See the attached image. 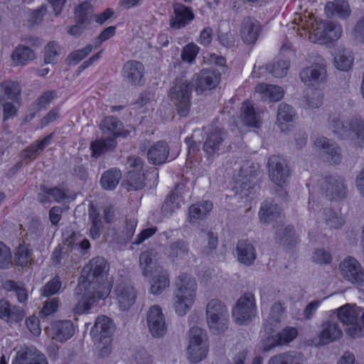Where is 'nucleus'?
Instances as JSON below:
<instances>
[{
	"label": "nucleus",
	"instance_id": "obj_1",
	"mask_svg": "<svg viewBox=\"0 0 364 364\" xmlns=\"http://www.w3.org/2000/svg\"><path fill=\"white\" fill-rule=\"evenodd\" d=\"M109 265L101 257H96L83 267L82 277L75 290L77 304L75 313L81 314L94 305L98 299L106 298L111 290L110 282L107 279Z\"/></svg>",
	"mask_w": 364,
	"mask_h": 364
},
{
	"label": "nucleus",
	"instance_id": "obj_2",
	"mask_svg": "<svg viewBox=\"0 0 364 364\" xmlns=\"http://www.w3.org/2000/svg\"><path fill=\"white\" fill-rule=\"evenodd\" d=\"M289 28L294 30L300 37L308 33L311 42L321 45L336 41L343 33L341 25L334 22L317 21L312 15L298 16Z\"/></svg>",
	"mask_w": 364,
	"mask_h": 364
},
{
	"label": "nucleus",
	"instance_id": "obj_3",
	"mask_svg": "<svg viewBox=\"0 0 364 364\" xmlns=\"http://www.w3.org/2000/svg\"><path fill=\"white\" fill-rule=\"evenodd\" d=\"M197 289V282L192 275L185 272L178 275L172 301L177 315L185 316L191 310L196 300Z\"/></svg>",
	"mask_w": 364,
	"mask_h": 364
},
{
	"label": "nucleus",
	"instance_id": "obj_4",
	"mask_svg": "<svg viewBox=\"0 0 364 364\" xmlns=\"http://www.w3.org/2000/svg\"><path fill=\"white\" fill-rule=\"evenodd\" d=\"M208 338L205 329L193 326L189 330L188 359L191 363H198L204 360L208 353Z\"/></svg>",
	"mask_w": 364,
	"mask_h": 364
},
{
	"label": "nucleus",
	"instance_id": "obj_5",
	"mask_svg": "<svg viewBox=\"0 0 364 364\" xmlns=\"http://www.w3.org/2000/svg\"><path fill=\"white\" fill-rule=\"evenodd\" d=\"M206 320L209 329L215 334L224 333L228 328L229 313L225 305L214 299L206 306Z\"/></svg>",
	"mask_w": 364,
	"mask_h": 364
},
{
	"label": "nucleus",
	"instance_id": "obj_6",
	"mask_svg": "<svg viewBox=\"0 0 364 364\" xmlns=\"http://www.w3.org/2000/svg\"><path fill=\"white\" fill-rule=\"evenodd\" d=\"M193 84L187 80L176 79L174 86L169 91V96L176 107L178 114L188 115L191 107V95Z\"/></svg>",
	"mask_w": 364,
	"mask_h": 364
},
{
	"label": "nucleus",
	"instance_id": "obj_7",
	"mask_svg": "<svg viewBox=\"0 0 364 364\" xmlns=\"http://www.w3.org/2000/svg\"><path fill=\"white\" fill-rule=\"evenodd\" d=\"M255 297L252 294H245L240 297L232 309V318L238 324H246L255 316Z\"/></svg>",
	"mask_w": 364,
	"mask_h": 364
},
{
	"label": "nucleus",
	"instance_id": "obj_8",
	"mask_svg": "<svg viewBox=\"0 0 364 364\" xmlns=\"http://www.w3.org/2000/svg\"><path fill=\"white\" fill-rule=\"evenodd\" d=\"M148 140L141 141L139 149L141 152L146 151V156L149 162L153 165H161L164 164L169 155V146L164 141H158L150 144Z\"/></svg>",
	"mask_w": 364,
	"mask_h": 364
},
{
	"label": "nucleus",
	"instance_id": "obj_9",
	"mask_svg": "<svg viewBox=\"0 0 364 364\" xmlns=\"http://www.w3.org/2000/svg\"><path fill=\"white\" fill-rule=\"evenodd\" d=\"M227 133L220 128L209 130L204 138L203 151L208 156L219 155L225 151Z\"/></svg>",
	"mask_w": 364,
	"mask_h": 364
},
{
	"label": "nucleus",
	"instance_id": "obj_10",
	"mask_svg": "<svg viewBox=\"0 0 364 364\" xmlns=\"http://www.w3.org/2000/svg\"><path fill=\"white\" fill-rule=\"evenodd\" d=\"M339 270L341 277L353 285H364V269L355 258L348 257L343 259Z\"/></svg>",
	"mask_w": 364,
	"mask_h": 364
},
{
	"label": "nucleus",
	"instance_id": "obj_11",
	"mask_svg": "<svg viewBox=\"0 0 364 364\" xmlns=\"http://www.w3.org/2000/svg\"><path fill=\"white\" fill-rule=\"evenodd\" d=\"M146 323L149 332L154 338H161L168 330L162 309L158 305L151 306L146 313Z\"/></svg>",
	"mask_w": 364,
	"mask_h": 364
},
{
	"label": "nucleus",
	"instance_id": "obj_12",
	"mask_svg": "<svg viewBox=\"0 0 364 364\" xmlns=\"http://www.w3.org/2000/svg\"><path fill=\"white\" fill-rule=\"evenodd\" d=\"M299 77L307 86H316L324 82L327 78L325 60L320 59L318 63L304 68Z\"/></svg>",
	"mask_w": 364,
	"mask_h": 364
},
{
	"label": "nucleus",
	"instance_id": "obj_13",
	"mask_svg": "<svg viewBox=\"0 0 364 364\" xmlns=\"http://www.w3.org/2000/svg\"><path fill=\"white\" fill-rule=\"evenodd\" d=\"M269 176L276 185H284L290 175L289 168L285 160L279 156H272L268 160Z\"/></svg>",
	"mask_w": 364,
	"mask_h": 364
},
{
	"label": "nucleus",
	"instance_id": "obj_14",
	"mask_svg": "<svg viewBox=\"0 0 364 364\" xmlns=\"http://www.w3.org/2000/svg\"><path fill=\"white\" fill-rule=\"evenodd\" d=\"M321 191L329 200H338L346 196L347 186L340 176H329L321 183Z\"/></svg>",
	"mask_w": 364,
	"mask_h": 364
},
{
	"label": "nucleus",
	"instance_id": "obj_15",
	"mask_svg": "<svg viewBox=\"0 0 364 364\" xmlns=\"http://www.w3.org/2000/svg\"><path fill=\"white\" fill-rule=\"evenodd\" d=\"M314 145L323 150L322 157L324 161L331 164H338L341 162V150L336 142L321 136L315 140Z\"/></svg>",
	"mask_w": 364,
	"mask_h": 364
},
{
	"label": "nucleus",
	"instance_id": "obj_16",
	"mask_svg": "<svg viewBox=\"0 0 364 364\" xmlns=\"http://www.w3.org/2000/svg\"><path fill=\"white\" fill-rule=\"evenodd\" d=\"M12 364H48L46 356L33 346L21 347L12 360Z\"/></svg>",
	"mask_w": 364,
	"mask_h": 364
},
{
	"label": "nucleus",
	"instance_id": "obj_17",
	"mask_svg": "<svg viewBox=\"0 0 364 364\" xmlns=\"http://www.w3.org/2000/svg\"><path fill=\"white\" fill-rule=\"evenodd\" d=\"M260 23L255 18L246 16L242 18L240 26V35L245 43H254L261 33Z\"/></svg>",
	"mask_w": 364,
	"mask_h": 364
},
{
	"label": "nucleus",
	"instance_id": "obj_18",
	"mask_svg": "<svg viewBox=\"0 0 364 364\" xmlns=\"http://www.w3.org/2000/svg\"><path fill=\"white\" fill-rule=\"evenodd\" d=\"M195 90L198 94L215 88L220 80V75L212 70L204 69L193 77Z\"/></svg>",
	"mask_w": 364,
	"mask_h": 364
},
{
	"label": "nucleus",
	"instance_id": "obj_19",
	"mask_svg": "<svg viewBox=\"0 0 364 364\" xmlns=\"http://www.w3.org/2000/svg\"><path fill=\"white\" fill-rule=\"evenodd\" d=\"M114 325L113 321L105 316H98L94 326L90 330V336L92 341H100V339L111 338L114 333Z\"/></svg>",
	"mask_w": 364,
	"mask_h": 364
},
{
	"label": "nucleus",
	"instance_id": "obj_20",
	"mask_svg": "<svg viewBox=\"0 0 364 364\" xmlns=\"http://www.w3.org/2000/svg\"><path fill=\"white\" fill-rule=\"evenodd\" d=\"M343 335L338 322L334 319H328L321 325L319 333V344L326 345L341 338Z\"/></svg>",
	"mask_w": 364,
	"mask_h": 364
},
{
	"label": "nucleus",
	"instance_id": "obj_21",
	"mask_svg": "<svg viewBox=\"0 0 364 364\" xmlns=\"http://www.w3.org/2000/svg\"><path fill=\"white\" fill-rule=\"evenodd\" d=\"M144 68L141 63L136 60H129L123 66L124 80L131 85L141 84Z\"/></svg>",
	"mask_w": 364,
	"mask_h": 364
},
{
	"label": "nucleus",
	"instance_id": "obj_22",
	"mask_svg": "<svg viewBox=\"0 0 364 364\" xmlns=\"http://www.w3.org/2000/svg\"><path fill=\"white\" fill-rule=\"evenodd\" d=\"M50 331L52 338L63 343L73 336L75 328L72 321L63 320L53 322Z\"/></svg>",
	"mask_w": 364,
	"mask_h": 364
},
{
	"label": "nucleus",
	"instance_id": "obj_23",
	"mask_svg": "<svg viewBox=\"0 0 364 364\" xmlns=\"http://www.w3.org/2000/svg\"><path fill=\"white\" fill-rule=\"evenodd\" d=\"M348 136L345 139H350L360 147H364V121L358 117L349 119L347 129Z\"/></svg>",
	"mask_w": 364,
	"mask_h": 364
},
{
	"label": "nucleus",
	"instance_id": "obj_24",
	"mask_svg": "<svg viewBox=\"0 0 364 364\" xmlns=\"http://www.w3.org/2000/svg\"><path fill=\"white\" fill-rule=\"evenodd\" d=\"M297 329L294 327H286L277 336L267 339L264 346V350L269 351L277 346L288 344L297 336Z\"/></svg>",
	"mask_w": 364,
	"mask_h": 364
},
{
	"label": "nucleus",
	"instance_id": "obj_25",
	"mask_svg": "<svg viewBox=\"0 0 364 364\" xmlns=\"http://www.w3.org/2000/svg\"><path fill=\"white\" fill-rule=\"evenodd\" d=\"M194 18L192 11L183 5L174 6L173 16L170 18V26L175 29L185 27Z\"/></svg>",
	"mask_w": 364,
	"mask_h": 364
},
{
	"label": "nucleus",
	"instance_id": "obj_26",
	"mask_svg": "<svg viewBox=\"0 0 364 364\" xmlns=\"http://www.w3.org/2000/svg\"><path fill=\"white\" fill-rule=\"evenodd\" d=\"M115 292L116 299L118 301L121 310H128L134 304L136 299V292L132 287L119 284L117 287Z\"/></svg>",
	"mask_w": 364,
	"mask_h": 364
},
{
	"label": "nucleus",
	"instance_id": "obj_27",
	"mask_svg": "<svg viewBox=\"0 0 364 364\" xmlns=\"http://www.w3.org/2000/svg\"><path fill=\"white\" fill-rule=\"evenodd\" d=\"M296 118V112L289 105L281 103L279 105L277 114V123L282 132L288 130L289 124Z\"/></svg>",
	"mask_w": 364,
	"mask_h": 364
},
{
	"label": "nucleus",
	"instance_id": "obj_28",
	"mask_svg": "<svg viewBox=\"0 0 364 364\" xmlns=\"http://www.w3.org/2000/svg\"><path fill=\"white\" fill-rule=\"evenodd\" d=\"M267 364H307V360L301 352L289 351L272 357Z\"/></svg>",
	"mask_w": 364,
	"mask_h": 364
},
{
	"label": "nucleus",
	"instance_id": "obj_29",
	"mask_svg": "<svg viewBox=\"0 0 364 364\" xmlns=\"http://www.w3.org/2000/svg\"><path fill=\"white\" fill-rule=\"evenodd\" d=\"M237 259L245 265H251L256 259V251L251 242L240 240L237 245Z\"/></svg>",
	"mask_w": 364,
	"mask_h": 364
},
{
	"label": "nucleus",
	"instance_id": "obj_30",
	"mask_svg": "<svg viewBox=\"0 0 364 364\" xmlns=\"http://www.w3.org/2000/svg\"><path fill=\"white\" fill-rule=\"evenodd\" d=\"M255 91L260 95L262 100L270 102H277L284 95V91L281 87L265 83L257 85L255 87Z\"/></svg>",
	"mask_w": 364,
	"mask_h": 364
},
{
	"label": "nucleus",
	"instance_id": "obj_31",
	"mask_svg": "<svg viewBox=\"0 0 364 364\" xmlns=\"http://www.w3.org/2000/svg\"><path fill=\"white\" fill-rule=\"evenodd\" d=\"M104 134H108L107 137L126 136L128 132H124L122 122L114 117H106L100 124Z\"/></svg>",
	"mask_w": 364,
	"mask_h": 364
},
{
	"label": "nucleus",
	"instance_id": "obj_32",
	"mask_svg": "<svg viewBox=\"0 0 364 364\" xmlns=\"http://www.w3.org/2000/svg\"><path fill=\"white\" fill-rule=\"evenodd\" d=\"M349 120H346L345 117L340 114H331L328 118V127L332 132L341 139H345L348 133L347 129L348 127Z\"/></svg>",
	"mask_w": 364,
	"mask_h": 364
},
{
	"label": "nucleus",
	"instance_id": "obj_33",
	"mask_svg": "<svg viewBox=\"0 0 364 364\" xmlns=\"http://www.w3.org/2000/svg\"><path fill=\"white\" fill-rule=\"evenodd\" d=\"M241 118L243 123L249 127H258L261 124V117L259 112H257L253 105L245 101L241 107Z\"/></svg>",
	"mask_w": 364,
	"mask_h": 364
},
{
	"label": "nucleus",
	"instance_id": "obj_34",
	"mask_svg": "<svg viewBox=\"0 0 364 364\" xmlns=\"http://www.w3.org/2000/svg\"><path fill=\"white\" fill-rule=\"evenodd\" d=\"M337 316L338 320L348 328L358 325V312L354 306L349 304H345L338 309Z\"/></svg>",
	"mask_w": 364,
	"mask_h": 364
},
{
	"label": "nucleus",
	"instance_id": "obj_35",
	"mask_svg": "<svg viewBox=\"0 0 364 364\" xmlns=\"http://www.w3.org/2000/svg\"><path fill=\"white\" fill-rule=\"evenodd\" d=\"M213 208V204L205 200L193 204L189 208V220L191 223H197L205 219Z\"/></svg>",
	"mask_w": 364,
	"mask_h": 364
},
{
	"label": "nucleus",
	"instance_id": "obj_36",
	"mask_svg": "<svg viewBox=\"0 0 364 364\" xmlns=\"http://www.w3.org/2000/svg\"><path fill=\"white\" fill-rule=\"evenodd\" d=\"M189 245L183 240H178L169 245L166 250V254L173 261L176 259H183L188 257Z\"/></svg>",
	"mask_w": 364,
	"mask_h": 364
},
{
	"label": "nucleus",
	"instance_id": "obj_37",
	"mask_svg": "<svg viewBox=\"0 0 364 364\" xmlns=\"http://www.w3.org/2000/svg\"><path fill=\"white\" fill-rule=\"evenodd\" d=\"M35 58L33 50L23 45H18L11 55V58L15 65H23Z\"/></svg>",
	"mask_w": 364,
	"mask_h": 364
},
{
	"label": "nucleus",
	"instance_id": "obj_38",
	"mask_svg": "<svg viewBox=\"0 0 364 364\" xmlns=\"http://www.w3.org/2000/svg\"><path fill=\"white\" fill-rule=\"evenodd\" d=\"M122 178L121 171L112 168L105 171L100 178V185L106 191H112L116 188Z\"/></svg>",
	"mask_w": 364,
	"mask_h": 364
},
{
	"label": "nucleus",
	"instance_id": "obj_39",
	"mask_svg": "<svg viewBox=\"0 0 364 364\" xmlns=\"http://www.w3.org/2000/svg\"><path fill=\"white\" fill-rule=\"evenodd\" d=\"M169 277L167 271L161 269L151 280L150 291L153 294H161L169 286Z\"/></svg>",
	"mask_w": 364,
	"mask_h": 364
},
{
	"label": "nucleus",
	"instance_id": "obj_40",
	"mask_svg": "<svg viewBox=\"0 0 364 364\" xmlns=\"http://www.w3.org/2000/svg\"><path fill=\"white\" fill-rule=\"evenodd\" d=\"M326 11L328 15L336 16L341 18H346L350 14L348 4L343 0H336L333 2H328L326 6Z\"/></svg>",
	"mask_w": 364,
	"mask_h": 364
},
{
	"label": "nucleus",
	"instance_id": "obj_41",
	"mask_svg": "<svg viewBox=\"0 0 364 364\" xmlns=\"http://www.w3.org/2000/svg\"><path fill=\"white\" fill-rule=\"evenodd\" d=\"M159 252L155 249L147 250L141 253L139 265L144 277H149L151 272V264L158 259Z\"/></svg>",
	"mask_w": 364,
	"mask_h": 364
},
{
	"label": "nucleus",
	"instance_id": "obj_42",
	"mask_svg": "<svg viewBox=\"0 0 364 364\" xmlns=\"http://www.w3.org/2000/svg\"><path fill=\"white\" fill-rule=\"evenodd\" d=\"M116 144L114 137H106L105 139L95 140L90 144L92 156L97 158L101 154L112 150L115 147Z\"/></svg>",
	"mask_w": 364,
	"mask_h": 364
},
{
	"label": "nucleus",
	"instance_id": "obj_43",
	"mask_svg": "<svg viewBox=\"0 0 364 364\" xmlns=\"http://www.w3.org/2000/svg\"><path fill=\"white\" fill-rule=\"evenodd\" d=\"M280 213V208L272 201H264L259 212V219L262 223H269L271 220L276 218Z\"/></svg>",
	"mask_w": 364,
	"mask_h": 364
},
{
	"label": "nucleus",
	"instance_id": "obj_44",
	"mask_svg": "<svg viewBox=\"0 0 364 364\" xmlns=\"http://www.w3.org/2000/svg\"><path fill=\"white\" fill-rule=\"evenodd\" d=\"M277 240L280 244L292 246L297 243L299 239L292 226L280 227L276 231Z\"/></svg>",
	"mask_w": 364,
	"mask_h": 364
},
{
	"label": "nucleus",
	"instance_id": "obj_45",
	"mask_svg": "<svg viewBox=\"0 0 364 364\" xmlns=\"http://www.w3.org/2000/svg\"><path fill=\"white\" fill-rule=\"evenodd\" d=\"M21 95V87L18 82L6 81L0 83V100H15Z\"/></svg>",
	"mask_w": 364,
	"mask_h": 364
},
{
	"label": "nucleus",
	"instance_id": "obj_46",
	"mask_svg": "<svg viewBox=\"0 0 364 364\" xmlns=\"http://www.w3.org/2000/svg\"><path fill=\"white\" fill-rule=\"evenodd\" d=\"M284 314V307L280 303H275L272 305L269 315L265 321V327L271 331L278 326Z\"/></svg>",
	"mask_w": 364,
	"mask_h": 364
},
{
	"label": "nucleus",
	"instance_id": "obj_47",
	"mask_svg": "<svg viewBox=\"0 0 364 364\" xmlns=\"http://www.w3.org/2000/svg\"><path fill=\"white\" fill-rule=\"evenodd\" d=\"M353 62V57L349 50H338L334 57V64L341 71L348 70Z\"/></svg>",
	"mask_w": 364,
	"mask_h": 364
},
{
	"label": "nucleus",
	"instance_id": "obj_48",
	"mask_svg": "<svg viewBox=\"0 0 364 364\" xmlns=\"http://www.w3.org/2000/svg\"><path fill=\"white\" fill-rule=\"evenodd\" d=\"M289 65L288 60L278 59L267 64L266 69L275 77H283L287 74Z\"/></svg>",
	"mask_w": 364,
	"mask_h": 364
},
{
	"label": "nucleus",
	"instance_id": "obj_49",
	"mask_svg": "<svg viewBox=\"0 0 364 364\" xmlns=\"http://www.w3.org/2000/svg\"><path fill=\"white\" fill-rule=\"evenodd\" d=\"M144 174L142 171H129L127 174V189L130 191H136L144 188Z\"/></svg>",
	"mask_w": 364,
	"mask_h": 364
},
{
	"label": "nucleus",
	"instance_id": "obj_50",
	"mask_svg": "<svg viewBox=\"0 0 364 364\" xmlns=\"http://www.w3.org/2000/svg\"><path fill=\"white\" fill-rule=\"evenodd\" d=\"M179 195L176 192H172L165 200L161 207L162 214L168 217L171 215L176 210L180 207Z\"/></svg>",
	"mask_w": 364,
	"mask_h": 364
},
{
	"label": "nucleus",
	"instance_id": "obj_51",
	"mask_svg": "<svg viewBox=\"0 0 364 364\" xmlns=\"http://www.w3.org/2000/svg\"><path fill=\"white\" fill-rule=\"evenodd\" d=\"M89 218L91 220L92 225L90 229V235L92 239L98 238L103 229V223L100 214L95 210H92L89 214Z\"/></svg>",
	"mask_w": 364,
	"mask_h": 364
},
{
	"label": "nucleus",
	"instance_id": "obj_52",
	"mask_svg": "<svg viewBox=\"0 0 364 364\" xmlns=\"http://www.w3.org/2000/svg\"><path fill=\"white\" fill-rule=\"evenodd\" d=\"M92 13V7L90 3L87 1L82 2L75 9L76 21L78 23H86Z\"/></svg>",
	"mask_w": 364,
	"mask_h": 364
},
{
	"label": "nucleus",
	"instance_id": "obj_53",
	"mask_svg": "<svg viewBox=\"0 0 364 364\" xmlns=\"http://www.w3.org/2000/svg\"><path fill=\"white\" fill-rule=\"evenodd\" d=\"M53 134L46 136L42 140L32 144L25 151V157L33 158L39 152L43 151L47 146L51 140Z\"/></svg>",
	"mask_w": 364,
	"mask_h": 364
},
{
	"label": "nucleus",
	"instance_id": "obj_54",
	"mask_svg": "<svg viewBox=\"0 0 364 364\" xmlns=\"http://www.w3.org/2000/svg\"><path fill=\"white\" fill-rule=\"evenodd\" d=\"M31 250L24 245H20L15 255L17 265L24 267L31 261Z\"/></svg>",
	"mask_w": 364,
	"mask_h": 364
},
{
	"label": "nucleus",
	"instance_id": "obj_55",
	"mask_svg": "<svg viewBox=\"0 0 364 364\" xmlns=\"http://www.w3.org/2000/svg\"><path fill=\"white\" fill-rule=\"evenodd\" d=\"M325 220L326 224L333 228H339L344 224V220L337 213L332 209H326L324 210Z\"/></svg>",
	"mask_w": 364,
	"mask_h": 364
},
{
	"label": "nucleus",
	"instance_id": "obj_56",
	"mask_svg": "<svg viewBox=\"0 0 364 364\" xmlns=\"http://www.w3.org/2000/svg\"><path fill=\"white\" fill-rule=\"evenodd\" d=\"M92 50V46L87 45L86 47L82 49L75 50L70 53L68 57V61L69 65H76L82 60H83L87 55H88Z\"/></svg>",
	"mask_w": 364,
	"mask_h": 364
},
{
	"label": "nucleus",
	"instance_id": "obj_57",
	"mask_svg": "<svg viewBox=\"0 0 364 364\" xmlns=\"http://www.w3.org/2000/svg\"><path fill=\"white\" fill-rule=\"evenodd\" d=\"M60 52V46L55 42H50L45 47V58L44 61L46 63H54L56 57Z\"/></svg>",
	"mask_w": 364,
	"mask_h": 364
},
{
	"label": "nucleus",
	"instance_id": "obj_58",
	"mask_svg": "<svg viewBox=\"0 0 364 364\" xmlns=\"http://www.w3.org/2000/svg\"><path fill=\"white\" fill-rule=\"evenodd\" d=\"M95 343L97 353L101 358L107 357L112 352L111 338L92 341Z\"/></svg>",
	"mask_w": 364,
	"mask_h": 364
},
{
	"label": "nucleus",
	"instance_id": "obj_59",
	"mask_svg": "<svg viewBox=\"0 0 364 364\" xmlns=\"http://www.w3.org/2000/svg\"><path fill=\"white\" fill-rule=\"evenodd\" d=\"M56 96V92L54 90L47 91L43 93L35 102V105L37 107V110L45 109L47 106Z\"/></svg>",
	"mask_w": 364,
	"mask_h": 364
},
{
	"label": "nucleus",
	"instance_id": "obj_60",
	"mask_svg": "<svg viewBox=\"0 0 364 364\" xmlns=\"http://www.w3.org/2000/svg\"><path fill=\"white\" fill-rule=\"evenodd\" d=\"M199 48L194 43L186 45L181 53V58L183 61L191 63L198 53Z\"/></svg>",
	"mask_w": 364,
	"mask_h": 364
},
{
	"label": "nucleus",
	"instance_id": "obj_61",
	"mask_svg": "<svg viewBox=\"0 0 364 364\" xmlns=\"http://www.w3.org/2000/svg\"><path fill=\"white\" fill-rule=\"evenodd\" d=\"M11 264V253L10 249L0 242V269L7 268Z\"/></svg>",
	"mask_w": 364,
	"mask_h": 364
},
{
	"label": "nucleus",
	"instance_id": "obj_62",
	"mask_svg": "<svg viewBox=\"0 0 364 364\" xmlns=\"http://www.w3.org/2000/svg\"><path fill=\"white\" fill-rule=\"evenodd\" d=\"M61 287V282L58 277H55L46 284L43 287L42 294L45 296H49L58 292Z\"/></svg>",
	"mask_w": 364,
	"mask_h": 364
},
{
	"label": "nucleus",
	"instance_id": "obj_63",
	"mask_svg": "<svg viewBox=\"0 0 364 364\" xmlns=\"http://www.w3.org/2000/svg\"><path fill=\"white\" fill-rule=\"evenodd\" d=\"M346 331L347 334L353 338L364 336V313L362 314L360 320L358 321V325L348 328Z\"/></svg>",
	"mask_w": 364,
	"mask_h": 364
},
{
	"label": "nucleus",
	"instance_id": "obj_64",
	"mask_svg": "<svg viewBox=\"0 0 364 364\" xmlns=\"http://www.w3.org/2000/svg\"><path fill=\"white\" fill-rule=\"evenodd\" d=\"M8 314H9V317L7 319H4L8 323L19 322L25 316L24 311L17 306H11Z\"/></svg>",
	"mask_w": 364,
	"mask_h": 364
}]
</instances>
